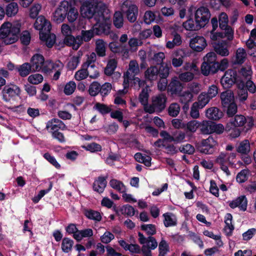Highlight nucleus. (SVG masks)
I'll list each match as a JSON object with an SVG mask.
<instances>
[{
  "label": "nucleus",
  "mask_w": 256,
  "mask_h": 256,
  "mask_svg": "<svg viewBox=\"0 0 256 256\" xmlns=\"http://www.w3.org/2000/svg\"><path fill=\"white\" fill-rule=\"evenodd\" d=\"M21 26L20 20L4 22L0 28V40L2 42L6 45L16 42L18 40Z\"/></svg>",
  "instance_id": "2"
},
{
  "label": "nucleus",
  "mask_w": 256,
  "mask_h": 256,
  "mask_svg": "<svg viewBox=\"0 0 256 256\" xmlns=\"http://www.w3.org/2000/svg\"><path fill=\"white\" fill-rule=\"evenodd\" d=\"M210 14L208 8L201 6L198 8L194 13V22L198 24L201 28H204L208 22Z\"/></svg>",
  "instance_id": "11"
},
{
  "label": "nucleus",
  "mask_w": 256,
  "mask_h": 256,
  "mask_svg": "<svg viewBox=\"0 0 256 256\" xmlns=\"http://www.w3.org/2000/svg\"><path fill=\"white\" fill-rule=\"evenodd\" d=\"M214 48L216 54L222 56H226L230 54L228 43L225 40L214 43Z\"/></svg>",
  "instance_id": "21"
},
{
  "label": "nucleus",
  "mask_w": 256,
  "mask_h": 256,
  "mask_svg": "<svg viewBox=\"0 0 256 256\" xmlns=\"http://www.w3.org/2000/svg\"><path fill=\"white\" fill-rule=\"evenodd\" d=\"M232 216L230 214L228 213L224 216L225 226L224 232L227 236H230L234 230V226L232 224Z\"/></svg>",
  "instance_id": "27"
},
{
  "label": "nucleus",
  "mask_w": 256,
  "mask_h": 256,
  "mask_svg": "<svg viewBox=\"0 0 256 256\" xmlns=\"http://www.w3.org/2000/svg\"><path fill=\"white\" fill-rule=\"evenodd\" d=\"M82 147L86 150L90 151L92 152H100L102 150L101 146L95 142L88 144Z\"/></svg>",
  "instance_id": "60"
},
{
  "label": "nucleus",
  "mask_w": 256,
  "mask_h": 256,
  "mask_svg": "<svg viewBox=\"0 0 256 256\" xmlns=\"http://www.w3.org/2000/svg\"><path fill=\"white\" fill-rule=\"evenodd\" d=\"M138 240L140 244H142V248H145L146 250H154L158 246V242L152 236L146 238L143 234L138 232Z\"/></svg>",
  "instance_id": "15"
},
{
  "label": "nucleus",
  "mask_w": 256,
  "mask_h": 256,
  "mask_svg": "<svg viewBox=\"0 0 256 256\" xmlns=\"http://www.w3.org/2000/svg\"><path fill=\"white\" fill-rule=\"evenodd\" d=\"M42 9L41 4L35 3L30 8V16L32 19L36 18Z\"/></svg>",
  "instance_id": "52"
},
{
  "label": "nucleus",
  "mask_w": 256,
  "mask_h": 256,
  "mask_svg": "<svg viewBox=\"0 0 256 256\" xmlns=\"http://www.w3.org/2000/svg\"><path fill=\"white\" fill-rule=\"evenodd\" d=\"M78 16V10L74 6L66 14V18L69 22L72 23L76 20Z\"/></svg>",
  "instance_id": "51"
},
{
  "label": "nucleus",
  "mask_w": 256,
  "mask_h": 256,
  "mask_svg": "<svg viewBox=\"0 0 256 256\" xmlns=\"http://www.w3.org/2000/svg\"><path fill=\"white\" fill-rule=\"evenodd\" d=\"M134 158L137 162L143 163L146 166H150L151 165L152 158L150 156L138 152L135 154Z\"/></svg>",
  "instance_id": "35"
},
{
  "label": "nucleus",
  "mask_w": 256,
  "mask_h": 256,
  "mask_svg": "<svg viewBox=\"0 0 256 256\" xmlns=\"http://www.w3.org/2000/svg\"><path fill=\"white\" fill-rule=\"evenodd\" d=\"M75 0H63L58 4L53 12L52 20L56 24L62 22L66 18V14L75 6Z\"/></svg>",
  "instance_id": "5"
},
{
  "label": "nucleus",
  "mask_w": 256,
  "mask_h": 256,
  "mask_svg": "<svg viewBox=\"0 0 256 256\" xmlns=\"http://www.w3.org/2000/svg\"><path fill=\"white\" fill-rule=\"evenodd\" d=\"M220 98L223 106L234 102V93L230 90L222 92L220 94Z\"/></svg>",
  "instance_id": "25"
},
{
  "label": "nucleus",
  "mask_w": 256,
  "mask_h": 256,
  "mask_svg": "<svg viewBox=\"0 0 256 256\" xmlns=\"http://www.w3.org/2000/svg\"><path fill=\"white\" fill-rule=\"evenodd\" d=\"M182 88L183 86L177 78H174L168 86V90L172 94L178 95L182 92Z\"/></svg>",
  "instance_id": "22"
},
{
  "label": "nucleus",
  "mask_w": 256,
  "mask_h": 256,
  "mask_svg": "<svg viewBox=\"0 0 256 256\" xmlns=\"http://www.w3.org/2000/svg\"><path fill=\"white\" fill-rule=\"evenodd\" d=\"M40 39L46 42V45L48 48H51L56 42V36L53 34L48 32H40Z\"/></svg>",
  "instance_id": "23"
},
{
  "label": "nucleus",
  "mask_w": 256,
  "mask_h": 256,
  "mask_svg": "<svg viewBox=\"0 0 256 256\" xmlns=\"http://www.w3.org/2000/svg\"><path fill=\"white\" fill-rule=\"evenodd\" d=\"M94 69V66H91L90 68L84 66V64L82 66V68L77 71L74 75L75 79L77 80H81L87 78L89 75L90 77L92 78H96L99 76V73L94 70V74H92V70Z\"/></svg>",
  "instance_id": "13"
},
{
  "label": "nucleus",
  "mask_w": 256,
  "mask_h": 256,
  "mask_svg": "<svg viewBox=\"0 0 256 256\" xmlns=\"http://www.w3.org/2000/svg\"><path fill=\"white\" fill-rule=\"evenodd\" d=\"M155 18V14L152 11L148 10L145 12L144 16V20L146 24H150L154 22Z\"/></svg>",
  "instance_id": "64"
},
{
  "label": "nucleus",
  "mask_w": 256,
  "mask_h": 256,
  "mask_svg": "<svg viewBox=\"0 0 256 256\" xmlns=\"http://www.w3.org/2000/svg\"><path fill=\"white\" fill-rule=\"evenodd\" d=\"M128 44L130 50L132 52L136 51L139 46L142 44V42L140 40L136 38H130L128 42Z\"/></svg>",
  "instance_id": "47"
},
{
  "label": "nucleus",
  "mask_w": 256,
  "mask_h": 256,
  "mask_svg": "<svg viewBox=\"0 0 256 256\" xmlns=\"http://www.w3.org/2000/svg\"><path fill=\"white\" fill-rule=\"evenodd\" d=\"M93 236V230L91 228H86L79 230L74 234V239L80 241L83 238H90Z\"/></svg>",
  "instance_id": "34"
},
{
  "label": "nucleus",
  "mask_w": 256,
  "mask_h": 256,
  "mask_svg": "<svg viewBox=\"0 0 256 256\" xmlns=\"http://www.w3.org/2000/svg\"><path fill=\"white\" fill-rule=\"evenodd\" d=\"M254 124V120L251 116L246 118L242 115H236L234 118H232L230 122L228 124V128L230 126L234 127H240L244 126L245 131L247 132L250 130Z\"/></svg>",
  "instance_id": "9"
},
{
  "label": "nucleus",
  "mask_w": 256,
  "mask_h": 256,
  "mask_svg": "<svg viewBox=\"0 0 256 256\" xmlns=\"http://www.w3.org/2000/svg\"><path fill=\"white\" fill-rule=\"evenodd\" d=\"M226 27V28H221L224 31L223 32L224 37V38H226L228 40L231 41L233 40L234 37V30L229 26H227Z\"/></svg>",
  "instance_id": "63"
},
{
  "label": "nucleus",
  "mask_w": 256,
  "mask_h": 256,
  "mask_svg": "<svg viewBox=\"0 0 256 256\" xmlns=\"http://www.w3.org/2000/svg\"><path fill=\"white\" fill-rule=\"evenodd\" d=\"M114 24L118 28L123 26L124 17L122 13L120 11L116 12L114 15Z\"/></svg>",
  "instance_id": "46"
},
{
  "label": "nucleus",
  "mask_w": 256,
  "mask_h": 256,
  "mask_svg": "<svg viewBox=\"0 0 256 256\" xmlns=\"http://www.w3.org/2000/svg\"><path fill=\"white\" fill-rule=\"evenodd\" d=\"M110 186L120 192H126V188L124 184L117 180L112 179L110 182Z\"/></svg>",
  "instance_id": "45"
},
{
  "label": "nucleus",
  "mask_w": 256,
  "mask_h": 256,
  "mask_svg": "<svg viewBox=\"0 0 256 256\" xmlns=\"http://www.w3.org/2000/svg\"><path fill=\"white\" fill-rule=\"evenodd\" d=\"M182 42V38L180 34H174L172 40H168L166 44V47L172 49L176 46H179Z\"/></svg>",
  "instance_id": "43"
},
{
  "label": "nucleus",
  "mask_w": 256,
  "mask_h": 256,
  "mask_svg": "<svg viewBox=\"0 0 256 256\" xmlns=\"http://www.w3.org/2000/svg\"><path fill=\"white\" fill-rule=\"evenodd\" d=\"M106 184V178L100 176L94 181L93 184L94 190L99 193H102L104 192Z\"/></svg>",
  "instance_id": "29"
},
{
  "label": "nucleus",
  "mask_w": 256,
  "mask_h": 256,
  "mask_svg": "<svg viewBox=\"0 0 256 256\" xmlns=\"http://www.w3.org/2000/svg\"><path fill=\"white\" fill-rule=\"evenodd\" d=\"M158 75V68L156 66H150L144 73L146 78L151 82L157 80Z\"/></svg>",
  "instance_id": "26"
},
{
  "label": "nucleus",
  "mask_w": 256,
  "mask_h": 256,
  "mask_svg": "<svg viewBox=\"0 0 256 256\" xmlns=\"http://www.w3.org/2000/svg\"><path fill=\"white\" fill-rule=\"evenodd\" d=\"M114 238V236L110 231H106L100 236V240L102 242L108 244Z\"/></svg>",
  "instance_id": "62"
},
{
  "label": "nucleus",
  "mask_w": 256,
  "mask_h": 256,
  "mask_svg": "<svg viewBox=\"0 0 256 256\" xmlns=\"http://www.w3.org/2000/svg\"><path fill=\"white\" fill-rule=\"evenodd\" d=\"M166 95L163 94L154 96L152 99V104L145 106L144 110L150 114H152L155 111H162L166 107Z\"/></svg>",
  "instance_id": "8"
},
{
  "label": "nucleus",
  "mask_w": 256,
  "mask_h": 256,
  "mask_svg": "<svg viewBox=\"0 0 256 256\" xmlns=\"http://www.w3.org/2000/svg\"><path fill=\"white\" fill-rule=\"evenodd\" d=\"M206 46V41L202 36H196L190 40V46L194 51L202 52Z\"/></svg>",
  "instance_id": "14"
},
{
  "label": "nucleus",
  "mask_w": 256,
  "mask_h": 256,
  "mask_svg": "<svg viewBox=\"0 0 256 256\" xmlns=\"http://www.w3.org/2000/svg\"><path fill=\"white\" fill-rule=\"evenodd\" d=\"M64 43L72 48L74 50H78L81 45V41L80 40V36L74 38L72 34L65 37L64 40Z\"/></svg>",
  "instance_id": "24"
},
{
  "label": "nucleus",
  "mask_w": 256,
  "mask_h": 256,
  "mask_svg": "<svg viewBox=\"0 0 256 256\" xmlns=\"http://www.w3.org/2000/svg\"><path fill=\"white\" fill-rule=\"evenodd\" d=\"M178 96L180 97V102L185 104L190 102L194 97L193 94L188 90L181 92Z\"/></svg>",
  "instance_id": "38"
},
{
  "label": "nucleus",
  "mask_w": 256,
  "mask_h": 256,
  "mask_svg": "<svg viewBox=\"0 0 256 256\" xmlns=\"http://www.w3.org/2000/svg\"><path fill=\"white\" fill-rule=\"evenodd\" d=\"M210 98L207 96L206 93L202 92L198 97V100L194 103L197 104V105L200 108H204L210 102Z\"/></svg>",
  "instance_id": "42"
},
{
  "label": "nucleus",
  "mask_w": 256,
  "mask_h": 256,
  "mask_svg": "<svg viewBox=\"0 0 256 256\" xmlns=\"http://www.w3.org/2000/svg\"><path fill=\"white\" fill-rule=\"evenodd\" d=\"M82 4L80 13L83 18H94L97 20L101 16L104 15V10L100 8L99 4L103 2H97L96 0H79Z\"/></svg>",
  "instance_id": "3"
},
{
  "label": "nucleus",
  "mask_w": 256,
  "mask_h": 256,
  "mask_svg": "<svg viewBox=\"0 0 256 256\" xmlns=\"http://www.w3.org/2000/svg\"><path fill=\"white\" fill-rule=\"evenodd\" d=\"M250 171L248 169L242 170L236 176V182L240 184L244 182L248 179Z\"/></svg>",
  "instance_id": "49"
},
{
  "label": "nucleus",
  "mask_w": 256,
  "mask_h": 256,
  "mask_svg": "<svg viewBox=\"0 0 256 256\" xmlns=\"http://www.w3.org/2000/svg\"><path fill=\"white\" fill-rule=\"evenodd\" d=\"M101 22H98L92 18V20L91 18L88 19V18H82L80 19L79 26L84 28H86V24L88 23H91L93 24L91 29L87 30H82L81 32V34L78 36H80V40L81 41V44L82 41L86 42H89L94 36V34L99 35L102 34V32H108V26L106 25L105 28H101Z\"/></svg>",
  "instance_id": "1"
},
{
  "label": "nucleus",
  "mask_w": 256,
  "mask_h": 256,
  "mask_svg": "<svg viewBox=\"0 0 256 256\" xmlns=\"http://www.w3.org/2000/svg\"><path fill=\"white\" fill-rule=\"evenodd\" d=\"M186 129L191 132H194L200 127V122L196 120H192L188 122L186 124Z\"/></svg>",
  "instance_id": "57"
},
{
  "label": "nucleus",
  "mask_w": 256,
  "mask_h": 256,
  "mask_svg": "<svg viewBox=\"0 0 256 256\" xmlns=\"http://www.w3.org/2000/svg\"><path fill=\"white\" fill-rule=\"evenodd\" d=\"M236 151L242 154H248L250 151V144L248 140L240 142L236 146Z\"/></svg>",
  "instance_id": "30"
},
{
  "label": "nucleus",
  "mask_w": 256,
  "mask_h": 256,
  "mask_svg": "<svg viewBox=\"0 0 256 256\" xmlns=\"http://www.w3.org/2000/svg\"><path fill=\"white\" fill-rule=\"evenodd\" d=\"M182 26L186 30L190 31L198 30L202 28L198 24H196L192 18L188 19L184 22Z\"/></svg>",
  "instance_id": "37"
},
{
  "label": "nucleus",
  "mask_w": 256,
  "mask_h": 256,
  "mask_svg": "<svg viewBox=\"0 0 256 256\" xmlns=\"http://www.w3.org/2000/svg\"><path fill=\"white\" fill-rule=\"evenodd\" d=\"M150 90L148 86H146L144 88L139 96V100L140 103L144 106V108L146 106H149L148 104V100L149 97V92Z\"/></svg>",
  "instance_id": "44"
},
{
  "label": "nucleus",
  "mask_w": 256,
  "mask_h": 256,
  "mask_svg": "<svg viewBox=\"0 0 256 256\" xmlns=\"http://www.w3.org/2000/svg\"><path fill=\"white\" fill-rule=\"evenodd\" d=\"M16 69L21 76L25 77L29 74L32 68L30 63L25 62L20 66Z\"/></svg>",
  "instance_id": "40"
},
{
  "label": "nucleus",
  "mask_w": 256,
  "mask_h": 256,
  "mask_svg": "<svg viewBox=\"0 0 256 256\" xmlns=\"http://www.w3.org/2000/svg\"><path fill=\"white\" fill-rule=\"evenodd\" d=\"M20 88L14 83H10L6 86L2 91V99L6 102H9L14 97L20 94Z\"/></svg>",
  "instance_id": "10"
},
{
  "label": "nucleus",
  "mask_w": 256,
  "mask_h": 256,
  "mask_svg": "<svg viewBox=\"0 0 256 256\" xmlns=\"http://www.w3.org/2000/svg\"><path fill=\"white\" fill-rule=\"evenodd\" d=\"M159 256H165L169 250V247L166 242L162 239L159 244Z\"/></svg>",
  "instance_id": "58"
},
{
  "label": "nucleus",
  "mask_w": 256,
  "mask_h": 256,
  "mask_svg": "<svg viewBox=\"0 0 256 256\" xmlns=\"http://www.w3.org/2000/svg\"><path fill=\"white\" fill-rule=\"evenodd\" d=\"M117 62L114 59L110 60L108 63L105 68L104 72L108 76H110L113 74L116 67Z\"/></svg>",
  "instance_id": "55"
},
{
  "label": "nucleus",
  "mask_w": 256,
  "mask_h": 256,
  "mask_svg": "<svg viewBox=\"0 0 256 256\" xmlns=\"http://www.w3.org/2000/svg\"><path fill=\"white\" fill-rule=\"evenodd\" d=\"M74 242L72 240L64 238L62 241V249L64 252L68 253L70 252L72 248Z\"/></svg>",
  "instance_id": "48"
},
{
  "label": "nucleus",
  "mask_w": 256,
  "mask_h": 256,
  "mask_svg": "<svg viewBox=\"0 0 256 256\" xmlns=\"http://www.w3.org/2000/svg\"><path fill=\"white\" fill-rule=\"evenodd\" d=\"M200 130L202 134H208L212 133V122L203 120L200 122Z\"/></svg>",
  "instance_id": "32"
},
{
  "label": "nucleus",
  "mask_w": 256,
  "mask_h": 256,
  "mask_svg": "<svg viewBox=\"0 0 256 256\" xmlns=\"http://www.w3.org/2000/svg\"><path fill=\"white\" fill-rule=\"evenodd\" d=\"M163 223L166 227H172L177 225L178 218L175 214L171 212L164 213L162 216Z\"/></svg>",
  "instance_id": "20"
},
{
  "label": "nucleus",
  "mask_w": 256,
  "mask_h": 256,
  "mask_svg": "<svg viewBox=\"0 0 256 256\" xmlns=\"http://www.w3.org/2000/svg\"><path fill=\"white\" fill-rule=\"evenodd\" d=\"M206 115L209 119L218 120L222 118V114L218 108L214 107L208 109L206 110Z\"/></svg>",
  "instance_id": "28"
},
{
  "label": "nucleus",
  "mask_w": 256,
  "mask_h": 256,
  "mask_svg": "<svg viewBox=\"0 0 256 256\" xmlns=\"http://www.w3.org/2000/svg\"><path fill=\"white\" fill-rule=\"evenodd\" d=\"M100 8H102L104 10V15L101 16L100 18H98V20H98V22H101V28H105V26L106 25H108V32H102V34H104L106 35H110V37L112 38V39L114 40H116L118 39V36L114 33V32H112L110 30V27H111V20H110V17H111V12L110 10V9L108 8V6L106 4H99Z\"/></svg>",
  "instance_id": "6"
},
{
  "label": "nucleus",
  "mask_w": 256,
  "mask_h": 256,
  "mask_svg": "<svg viewBox=\"0 0 256 256\" xmlns=\"http://www.w3.org/2000/svg\"><path fill=\"white\" fill-rule=\"evenodd\" d=\"M82 56V53L78 52L76 54L70 58L68 63V67L70 70H74L79 64Z\"/></svg>",
  "instance_id": "33"
},
{
  "label": "nucleus",
  "mask_w": 256,
  "mask_h": 256,
  "mask_svg": "<svg viewBox=\"0 0 256 256\" xmlns=\"http://www.w3.org/2000/svg\"><path fill=\"white\" fill-rule=\"evenodd\" d=\"M217 141L212 136L202 140L198 146L200 152L204 154H212L214 151L215 147L218 145Z\"/></svg>",
  "instance_id": "12"
},
{
  "label": "nucleus",
  "mask_w": 256,
  "mask_h": 256,
  "mask_svg": "<svg viewBox=\"0 0 256 256\" xmlns=\"http://www.w3.org/2000/svg\"><path fill=\"white\" fill-rule=\"evenodd\" d=\"M30 64L33 71H42L46 73L49 72L56 66H62V62L60 61L54 63L50 61H45L44 56L40 54L34 55L30 60Z\"/></svg>",
  "instance_id": "4"
},
{
  "label": "nucleus",
  "mask_w": 256,
  "mask_h": 256,
  "mask_svg": "<svg viewBox=\"0 0 256 256\" xmlns=\"http://www.w3.org/2000/svg\"><path fill=\"white\" fill-rule=\"evenodd\" d=\"M180 111V106L177 103H172L170 104L168 108V112L170 116H176Z\"/></svg>",
  "instance_id": "56"
},
{
  "label": "nucleus",
  "mask_w": 256,
  "mask_h": 256,
  "mask_svg": "<svg viewBox=\"0 0 256 256\" xmlns=\"http://www.w3.org/2000/svg\"><path fill=\"white\" fill-rule=\"evenodd\" d=\"M86 216L89 219L100 222L102 220V216L100 212L94 210H88L85 212Z\"/></svg>",
  "instance_id": "50"
},
{
  "label": "nucleus",
  "mask_w": 256,
  "mask_h": 256,
  "mask_svg": "<svg viewBox=\"0 0 256 256\" xmlns=\"http://www.w3.org/2000/svg\"><path fill=\"white\" fill-rule=\"evenodd\" d=\"M172 68L170 65L166 64H162L158 68V74L161 78H166L170 72V70Z\"/></svg>",
  "instance_id": "53"
},
{
  "label": "nucleus",
  "mask_w": 256,
  "mask_h": 256,
  "mask_svg": "<svg viewBox=\"0 0 256 256\" xmlns=\"http://www.w3.org/2000/svg\"><path fill=\"white\" fill-rule=\"evenodd\" d=\"M96 51L100 56L106 55V43L102 40H98L96 42Z\"/></svg>",
  "instance_id": "41"
},
{
  "label": "nucleus",
  "mask_w": 256,
  "mask_h": 256,
  "mask_svg": "<svg viewBox=\"0 0 256 256\" xmlns=\"http://www.w3.org/2000/svg\"><path fill=\"white\" fill-rule=\"evenodd\" d=\"M141 229L150 236L154 235L156 232V226L152 224H142L141 226Z\"/></svg>",
  "instance_id": "61"
},
{
  "label": "nucleus",
  "mask_w": 256,
  "mask_h": 256,
  "mask_svg": "<svg viewBox=\"0 0 256 256\" xmlns=\"http://www.w3.org/2000/svg\"><path fill=\"white\" fill-rule=\"evenodd\" d=\"M43 80V76L40 74H31L28 78V82L33 84H38L41 83Z\"/></svg>",
  "instance_id": "54"
},
{
  "label": "nucleus",
  "mask_w": 256,
  "mask_h": 256,
  "mask_svg": "<svg viewBox=\"0 0 256 256\" xmlns=\"http://www.w3.org/2000/svg\"><path fill=\"white\" fill-rule=\"evenodd\" d=\"M46 127L52 132H58V130H64L66 128L64 123L58 118H53L49 120L46 124Z\"/></svg>",
  "instance_id": "19"
},
{
  "label": "nucleus",
  "mask_w": 256,
  "mask_h": 256,
  "mask_svg": "<svg viewBox=\"0 0 256 256\" xmlns=\"http://www.w3.org/2000/svg\"><path fill=\"white\" fill-rule=\"evenodd\" d=\"M94 108L102 114H107L111 110L110 108L106 105L99 102L96 103Z\"/></svg>",
  "instance_id": "59"
},
{
  "label": "nucleus",
  "mask_w": 256,
  "mask_h": 256,
  "mask_svg": "<svg viewBox=\"0 0 256 256\" xmlns=\"http://www.w3.org/2000/svg\"><path fill=\"white\" fill-rule=\"evenodd\" d=\"M34 28L40 32H48L51 29L50 22L44 16H40L37 18L34 24Z\"/></svg>",
  "instance_id": "17"
},
{
  "label": "nucleus",
  "mask_w": 256,
  "mask_h": 256,
  "mask_svg": "<svg viewBox=\"0 0 256 256\" xmlns=\"http://www.w3.org/2000/svg\"><path fill=\"white\" fill-rule=\"evenodd\" d=\"M18 11L17 3L12 2L8 4L6 8V14L9 17L14 16Z\"/></svg>",
  "instance_id": "36"
},
{
  "label": "nucleus",
  "mask_w": 256,
  "mask_h": 256,
  "mask_svg": "<svg viewBox=\"0 0 256 256\" xmlns=\"http://www.w3.org/2000/svg\"><path fill=\"white\" fill-rule=\"evenodd\" d=\"M236 72L233 70H228L221 78L220 82L224 88H230L236 80Z\"/></svg>",
  "instance_id": "16"
},
{
  "label": "nucleus",
  "mask_w": 256,
  "mask_h": 256,
  "mask_svg": "<svg viewBox=\"0 0 256 256\" xmlns=\"http://www.w3.org/2000/svg\"><path fill=\"white\" fill-rule=\"evenodd\" d=\"M246 56L245 50L242 48H238L236 52V55L233 58V62L234 64H242Z\"/></svg>",
  "instance_id": "31"
},
{
  "label": "nucleus",
  "mask_w": 256,
  "mask_h": 256,
  "mask_svg": "<svg viewBox=\"0 0 256 256\" xmlns=\"http://www.w3.org/2000/svg\"><path fill=\"white\" fill-rule=\"evenodd\" d=\"M120 8L130 22H134L136 20L138 9L132 0H123Z\"/></svg>",
  "instance_id": "7"
},
{
  "label": "nucleus",
  "mask_w": 256,
  "mask_h": 256,
  "mask_svg": "<svg viewBox=\"0 0 256 256\" xmlns=\"http://www.w3.org/2000/svg\"><path fill=\"white\" fill-rule=\"evenodd\" d=\"M228 206L232 209L238 208L240 210L244 212L246 210L248 200L245 196H240L236 198L229 201Z\"/></svg>",
  "instance_id": "18"
},
{
  "label": "nucleus",
  "mask_w": 256,
  "mask_h": 256,
  "mask_svg": "<svg viewBox=\"0 0 256 256\" xmlns=\"http://www.w3.org/2000/svg\"><path fill=\"white\" fill-rule=\"evenodd\" d=\"M140 72V68L138 63L136 60H131L129 64V68L126 73L127 75L132 76L138 74Z\"/></svg>",
  "instance_id": "39"
}]
</instances>
